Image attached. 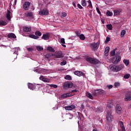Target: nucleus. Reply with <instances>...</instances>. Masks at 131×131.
Returning a JSON list of instances; mask_svg holds the SVG:
<instances>
[{"instance_id":"1","label":"nucleus","mask_w":131,"mask_h":131,"mask_svg":"<svg viewBox=\"0 0 131 131\" xmlns=\"http://www.w3.org/2000/svg\"><path fill=\"white\" fill-rule=\"evenodd\" d=\"M124 68V64H121L118 66L115 65H113L112 66H111L110 69L114 71V72H118V71H120L122 69Z\"/></svg>"},{"instance_id":"2","label":"nucleus","mask_w":131,"mask_h":131,"mask_svg":"<svg viewBox=\"0 0 131 131\" xmlns=\"http://www.w3.org/2000/svg\"><path fill=\"white\" fill-rule=\"evenodd\" d=\"M85 60L89 63H90L92 65H96V64H99V60L95 58H93L89 56H86L85 57Z\"/></svg>"},{"instance_id":"3","label":"nucleus","mask_w":131,"mask_h":131,"mask_svg":"<svg viewBox=\"0 0 131 131\" xmlns=\"http://www.w3.org/2000/svg\"><path fill=\"white\" fill-rule=\"evenodd\" d=\"M106 119L108 122H112L113 121V116L111 113V110H110L106 114Z\"/></svg>"},{"instance_id":"4","label":"nucleus","mask_w":131,"mask_h":131,"mask_svg":"<svg viewBox=\"0 0 131 131\" xmlns=\"http://www.w3.org/2000/svg\"><path fill=\"white\" fill-rule=\"evenodd\" d=\"M25 17L28 18V21H30V20H32L33 19V12L31 11H27L26 13H25Z\"/></svg>"},{"instance_id":"5","label":"nucleus","mask_w":131,"mask_h":131,"mask_svg":"<svg viewBox=\"0 0 131 131\" xmlns=\"http://www.w3.org/2000/svg\"><path fill=\"white\" fill-rule=\"evenodd\" d=\"M112 61L113 64H117L118 62L121 61V56H120V55H116L115 57L112 58Z\"/></svg>"},{"instance_id":"6","label":"nucleus","mask_w":131,"mask_h":131,"mask_svg":"<svg viewBox=\"0 0 131 131\" xmlns=\"http://www.w3.org/2000/svg\"><path fill=\"white\" fill-rule=\"evenodd\" d=\"M102 94H105V91L101 89L96 90L93 93L94 96H98V95H101Z\"/></svg>"},{"instance_id":"7","label":"nucleus","mask_w":131,"mask_h":131,"mask_svg":"<svg viewBox=\"0 0 131 131\" xmlns=\"http://www.w3.org/2000/svg\"><path fill=\"white\" fill-rule=\"evenodd\" d=\"M39 15L40 16H47V15H49V11L46 9H43L39 12Z\"/></svg>"},{"instance_id":"8","label":"nucleus","mask_w":131,"mask_h":131,"mask_svg":"<svg viewBox=\"0 0 131 131\" xmlns=\"http://www.w3.org/2000/svg\"><path fill=\"white\" fill-rule=\"evenodd\" d=\"M116 110L117 114H121V112H122V108L119 104H117L116 105Z\"/></svg>"},{"instance_id":"9","label":"nucleus","mask_w":131,"mask_h":131,"mask_svg":"<svg viewBox=\"0 0 131 131\" xmlns=\"http://www.w3.org/2000/svg\"><path fill=\"white\" fill-rule=\"evenodd\" d=\"M23 7L25 11H28L29 10V7H30V2H25L23 5Z\"/></svg>"},{"instance_id":"10","label":"nucleus","mask_w":131,"mask_h":131,"mask_svg":"<svg viewBox=\"0 0 131 131\" xmlns=\"http://www.w3.org/2000/svg\"><path fill=\"white\" fill-rule=\"evenodd\" d=\"M100 46V41H98L97 43H93L91 44V47L93 48L94 50H97Z\"/></svg>"},{"instance_id":"11","label":"nucleus","mask_w":131,"mask_h":131,"mask_svg":"<svg viewBox=\"0 0 131 131\" xmlns=\"http://www.w3.org/2000/svg\"><path fill=\"white\" fill-rule=\"evenodd\" d=\"M55 58H63V53L61 51H59L55 53L54 55Z\"/></svg>"},{"instance_id":"12","label":"nucleus","mask_w":131,"mask_h":131,"mask_svg":"<svg viewBox=\"0 0 131 131\" xmlns=\"http://www.w3.org/2000/svg\"><path fill=\"white\" fill-rule=\"evenodd\" d=\"M73 95L70 94V93H66L61 95L62 99H65L66 98H69V97H72Z\"/></svg>"},{"instance_id":"13","label":"nucleus","mask_w":131,"mask_h":131,"mask_svg":"<svg viewBox=\"0 0 131 131\" xmlns=\"http://www.w3.org/2000/svg\"><path fill=\"white\" fill-rule=\"evenodd\" d=\"M28 88L30 89V90H31L32 91H34V90H35V88L36 87L35 84H32L31 83H28Z\"/></svg>"},{"instance_id":"14","label":"nucleus","mask_w":131,"mask_h":131,"mask_svg":"<svg viewBox=\"0 0 131 131\" xmlns=\"http://www.w3.org/2000/svg\"><path fill=\"white\" fill-rule=\"evenodd\" d=\"M50 38V34L49 33L43 34L41 37L42 39L44 40H48Z\"/></svg>"},{"instance_id":"15","label":"nucleus","mask_w":131,"mask_h":131,"mask_svg":"<svg viewBox=\"0 0 131 131\" xmlns=\"http://www.w3.org/2000/svg\"><path fill=\"white\" fill-rule=\"evenodd\" d=\"M125 101L126 102H128L131 100V94L130 93H127L125 98H124Z\"/></svg>"},{"instance_id":"16","label":"nucleus","mask_w":131,"mask_h":131,"mask_svg":"<svg viewBox=\"0 0 131 131\" xmlns=\"http://www.w3.org/2000/svg\"><path fill=\"white\" fill-rule=\"evenodd\" d=\"M74 75H77V76H82L83 75H84V74H83V73H82V72L81 71H76L74 72Z\"/></svg>"},{"instance_id":"17","label":"nucleus","mask_w":131,"mask_h":131,"mask_svg":"<svg viewBox=\"0 0 131 131\" xmlns=\"http://www.w3.org/2000/svg\"><path fill=\"white\" fill-rule=\"evenodd\" d=\"M23 31L25 32H30L31 31V27L25 26L23 27Z\"/></svg>"},{"instance_id":"18","label":"nucleus","mask_w":131,"mask_h":131,"mask_svg":"<svg viewBox=\"0 0 131 131\" xmlns=\"http://www.w3.org/2000/svg\"><path fill=\"white\" fill-rule=\"evenodd\" d=\"M75 108V105H71L70 106H66L65 107V110H68V111L73 110Z\"/></svg>"},{"instance_id":"19","label":"nucleus","mask_w":131,"mask_h":131,"mask_svg":"<svg viewBox=\"0 0 131 131\" xmlns=\"http://www.w3.org/2000/svg\"><path fill=\"white\" fill-rule=\"evenodd\" d=\"M119 124L121 129V130L119 129L118 131H125V128L124 127V124H123V122L120 121Z\"/></svg>"},{"instance_id":"20","label":"nucleus","mask_w":131,"mask_h":131,"mask_svg":"<svg viewBox=\"0 0 131 131\" xmlns=\"http://www.w3.org/2000/svg\"><path fill=\"white\" fill-rule=\"evenodd\" d=\"M64 88H68L69 89H71V88H72L73 84L72 83H64L63 84Z\"/></svg>"},{"instance_id":"21","label":"nucleus","mask_w":131,"mask_h":131,"mask_svg":"<svg viewBox=\"0 0 131 131\" xmlns=\"http://www.w3.org/2000/svg\"><path fill=\"white\" fill-rule=\"evenodd\" d=\"M7 36L8 38H16V37H17V36H16V35H15V34L13 33L8 34Z\"/></svg>"},{"instance_id":"22","label":"nucleus","mask_w":131,"mask_h":131,"mask_svg":"<svg viewBox=\"0 0 131 131\" xmlns=\"http://www.w3.org/2000/svg\"><path fill=\"white\" fill-rule=\"evenodd\" d=\"M121 12V10H117L116 9L114 11V16H118V15L120 14V13Z\"/></svg>"},{"instance_id":"23","label":"nucleus","mask_w":131,"mask_h":131,"mask_svg":"<svg viewBox=\"0 0 131 131\" xmlns=\"http://www.w3.org/2000/svg\"><path fill=\"white\" fill-rule=\"evenodd\" d=\"M6 18L7 20H11V11H10V10H7Z\"/></svg>"},{"instance_id":"24","label":"nucleus","mask_w":131,"mask_h":131,"mask_svg":"<svg viewBox=\"0 0 131 131\" xmlns=\"http://www.w3.org/2000/svg\"><path fill=\"white\" fill-rule=\"evenodd\" d=\"M86 96L88 97V98H89V99H91V100H93L94 99V97H93V95L91 94V93L86 92Z\"/></svg>"},{"instance_id":"25","label":"nucleus","mask_w":131,"mask_h":131,"mask_svg":"<svg viewBox=\"0 0 131 131\" xmlns=\"http://www.w3.org/2000/svg\"><path fill=\"white\" fill-rule=\"evenodd\" d=\"M29 37H30L31 38H33L34 39H38V38H39V37L33 34H30Z\"/></svg>"},{"instance_id":"26","label":"nucleus","mask_w":131,"mask_h":131,"mask_svg":"<svg viewBox=\"0 0 131 131\" xmlns=\"http://www.w3.org/2000/svg\"><path fill=\"white\" fill-rule=\"evenodd\" d=\"M47 51H49V52H51V53H54V52H55V49L52 48V47H48L47 48Z\"/></svg>"},{"instance_id":"27","label":"nucleus","mask_w":131,"mask_h":131,"mask_svg":"<svg viewBox=\"0 0 131 131\" xmlns=\"http://www.w3.org/2000/svg\"><path fill=\"white\" fill-rule=\"evenodd\" d=\"M35 35H36V36H41V32L39 31H37L35 32Z\"/></svg>"},{"instance_id":"28","label":"nucleus","mask_w":131,"mask_h":131,"mask_svg":"<svg viewBox=\"0 0 131 131\" xmlns=\"http://www.w3.org/2000/svg\"><path fill=\"white\" fill-rule=\"evenodd\" d=\"M81 3L82 7H86V1L85 0H81Z\"/></svg>"},{"instance_id":"29","label":"nucleus","mask_w":131,"mask_h":131,"mask_svg":"<svg viewBox=\"0 0 131 131\" xmlns=\"http://www.w3.org/2000/svg\"><path fill=\"white\" fill-rule=\"evenodd\" d=\"M6 25H7V22H6L4 20L0 21V26H6Z\"/></svg>"},{"instance_id":"30","label":"nucleus","mask_w":131,"mask_h":131,"mask_svg":"<svg viewBox=\"0 0 131 131\" xmlns=\"http://www.w3.org/2000/svg\"><path fill=\"white\" fill-rule=\"evenodd\" d=\"M106 28H107V29H108L109 30H112L113 28V26H112V25L111 24H108L106 25Z\"/></svg>"},{"instance_id":"31","label":"nucleus","mask_w":131,"mask_h":131,"mask_svg":"<svg viewBox=\"0 0 131 131\" xmlns=\"http://www.w3.org/2000/svg\"><path fill=\"white\" fill-rule=\"evenodd\" d=\"M87 3H88L89 5H88V7L90 8L91 9H93V5H92V2L91 1V0L88 1Z\"/></svg>"},{"instance_id":"32","label":"nucleus","mask_w":131,"mask_h":131,"mask_svg":"<svg viewBox=\"0 0 131 131\" xmlns=\"http://www.w3.org/2000/svg\"><path fill=\"white\" fill-rule=\"evenodd\" d=\"M110 51V48L109 47L105 48V56H107L108 53H109Z\"/></svg>"},{"instance_id":"33","label":"nucleus","mask_w":131,"mask_h":131,"mask_svg":"<svg viewBox=\"0 0 131 131\" xmlns=\"http://www.w3.org/2000/svg\"><path fill=\"white\" fill-rule=\"evenodd\" d=\"M79 37L81 40H84V39H85V36H84V35L83 34H81Z\"/></svg>"},{"instance_id":"34","label":"nucleus","mask_w":131,"mask_h":131,"mask_svg":"<svg viewBox=\"0 0 131 131\" xmlns=\"http://www.w3.org/2000/svg\"><path fill=\"white\" fill-rule=\"evenodd\" d=\"M123 62L124 63L125 65H126V66H128V65L129 64V60L127 59H124Z\"/></svg>"},{"instance_id":"35","label":"nucleus","mask_w":131,"mask_h":131,"mask_svg":"<svg viewBox=\"0 0 131 131\" xmlns=\"http://www.w3.org/2000/svg\"><path fill=\"white\" fill-rule=\"evenodd\" d=\"M64 79H67V80H72V78L71 77L70 75H66L64 77Z\"/></svg>"},{"instance_id":"36","label":"nucleus","mask_w":131,"mask_h":131,"mask_svg":"<svg viewBox=\"0 0 131 131\" xmlns=\"http://www.w3.org/2000/svg\"><path fill=\"white\" fill-rule=\"evenodd\" d=\"M36 48L39 52H41V51L43 50V48L40 46H37Z\"/></svg>"},{"instance_id":"37","label":"nucleus","mask_w":131,"mask_h":131,"mask_svg":"<svg viewBox=\"0 0 131 131\" xmlns=\"http://www.w3.org/2000/svg\"><path fill=\"white\" fill-rule=\"evenodd\" d=\"M125 33H126V31L125 30H123L121 32V37H123Z\"/></svg>"},{"instance_id":"38","label":"nucleus","mask_w":131,"mask_h":131,"mask_svg":"<svg viewBox=\"0 0 131 131\" xmlns=\"http://www.w3.org/2000/svg\"><path fill=\"white\" fill-rule=\"evenodd\" d=\"M129 77H130V75L129 74H126L124 75V78H125V79H128Z\"/></svg>"},{"instance_id":"39","label":"nucleus","mask_w":131,"mask_h":131,"mask_svg":"<svg viewBox=\"0 0 131 131\" xmlns=\"http://www.w3.org/2000/svg\"><path fill=\"white\" fill-rule=\"evenodd\" d=\"M113 13L111 12V11H107L106 12V16H113Z\"/></svg>"},{"instance_id":"40","label":"nucleus","mask_w":131,"mask_h":131,"mask_svg":"<svg viewBox=\"0 0 131 131\" xmlns=\"http://www.w3.org/2000/svg\"><path fill=\"white\" fill-rule=\"evenodd\" d=\"M66 16H67V13H66V12L61 13V18H65Z\"/></svg>"},{"instance_id":"41","label":"nucleus","mask_w":131,"mask_h":131,"mask_svg":"<svg viewBox=\"0 0 131 131\" xmlns=\"http://www.w3.org/2000/svg\"><path fill=\"white\" fill-rule=\"evenodd\" d=\"M67 64V61L66 60H63L62 62H60L61 66H64Z\"/></svg>"},{"instance_id":"42","label":"nucleus","mask_w":131,"mask_h":131,"mask_svg":"<svg viewBox=\"0 0 131 131\" xmlns=\"http://www.w3.org/2000/svg\"><path fill=\"white\" fill-rule=\"evenodd\" d=\"M13 54H15V55H17L18 54V49L17 48H14L13 49Z\"/></svg>"},{"instance_id":"43","label":"nucleus","mask_w":131,"mask_h":131,"mask_svg":"<svg viewBox=\"0 0 131 131\" xmlns=\"http://www.w3.org/2000/svg\"><path fill=\"white\" fill-rule=\"evenodd\" d=\"M50 88H54V89H57L58 88V85L56 84H50Z\"/></svg>"},{"instance_id":"44","label":"nucleus","mask_w":131,"mask_h":131,"mask_svg":"<svg viewBox=\"0 0 131 131\" xmlns=\"http://www.w3.org/2000/svg\"><path fill=\"white\" fill-rule=\"evenodd\" d=\"M111 56H115V50H114L111 52Z\"/></svg>"},{"instance_id":"45","label":"nucleus","mask_w":131,"mask_h":131,"mask_svg":"<svg viewBox=\"0 0 131 131\" xmlns=\"http://www.w3.org/2000/svg\"><path fill=\"white\" fill-rule=\"evenodd\" d=\"M120 85V83H119V82H115L114 83V86L116 88H118V86H119Z\"/></svg>"},{"instance_id":"46","label":"nucleus","mask_w":131,"mask_h":131,"mask_svg":"<svg viewBox=\"0 0 131 131\" xmlns=\"http://www.w3.org/2000/svg\"><path fill=\"white\" fill-rule=\"evenodd\" d=\"M75 33H76L77 36H78V37H79V36L80 35V33L79 32V31H76L75 32Z\"/></svg>"},{"instance_id":"47","label":"nucleus","mask_w":131,"mask_h":131,"mask_svg":"<svg viewBox=\"0 0 131 131\" xmlns=\"http://www.w3.org/2000/svg\"><path fill=\"white\" fill-rule=\"evenodd\" d=\"M110 41V37H106V40L105 41V42H109Z\"/></svg>"},{"instance_id":"48","label":"nucleus","mask_w":131,"mask_h":131,"mask_svg":"<svg viewBox=\"0 0 131 131\" xmlns=\"http://www.w3.org/2000/svg\"><path fill=\"white\" fill-rule=\"evenodd\" d=\"M77 7H78V8L79 9H80V10L83 9V7H82V6H81V5L80 4H78L77 5Z\"/></svg>"},{"instance_id":"49","label":"nucleus","mask_w":131,"mask_h":131,"mask_svg":"<svg viewBox=\"0 0 131 131\" xmlns=\"http://www.w3.org/2000/svg\"><path fill=\"white\" fill-rule=\"evenodd\" d=\"M96 11L99 15H101V11H100V9H99V8L97 7L96 8Z\"/></svg>"},{"instance_id":"50","label":"nucleus","mask_w":131,"mask_h":131,"mask_svg":"<svg viewBox=\"0 0 131 131\" xmlns=\"http://www.w3.org/2000/svg\"><path fill=\"white\" fill-rule=\"evenodd\" d=\"M60 42H61V43H63V44L65 43V39H64L63 38H61L60 39Z\"/></svg>"},{"instance_id":"51","label":"nucleus","mask_w":131,"mask_h":131,"mask_svg":"<svg viewBox=\"0 0 131 131\" xmlns=\"http://www.w3.org/2000/svg\"><path fill=\"white\" fill-rule=\"evenodd\" d=\"M44 82H49V79L46 78H44V79H43V81Z\"/></svg>"},{"instance_id":"52","label":"nucleus","mask_w":131,"mask_h":131,"mask_svg":"<svg viewBox=\"0 0 131 131\" xmlns=\"http://www.w3.org/2000/svg\"><path fill=\"white\" fill-rule=\"evenodd\" d=\"M44 82H49V79L46 78H44V79H43V81Z\"/></svg>"},{"instance_id":"53","label":"nucleus","mask_w":131,"mask_h":131,"mask_svg":"<svg viewBox=\"0 0 131 131\" xmlns=\"http://www.w3.org/2000/svg\"><path fill=\"white\" fill-rule=\"evenodd\" d=\"M45 79V77H43V76H40L39 77V80H42V81L43 80Z\"/></svg>"},{"instance_id":"54","label":"nucleus","mask_w":131,"mask_h":131,"mask_svg":"<svg viewBox=\"0 0 131 131\" xmlns=\"http://www.w3.org/2000/svg\"><path fill=\"white\" fill-rule=\"evenodd\" d=\"M112 106V104L111 103H108V104H107V108H111Z\"/></svg>"},{"instance_id":"55","label":"nucleus","mask_w":131,"mask_h":131,"mask_svg":"<svg viewBox=\"0 0 131 131\" xmlns=\"http://www.w3.org/2000/svg\"><path fill=\"white\" fill-rule=\"evenodd\" d=\"M27 50L29 51V52H31V51H33V49L31 48H29L27 49Z\"/></svg>"},{"instance_id":"56","label":"nucleus","mask_w":131,"mask_h":131,"mask_svg":"<svg viewBox=\"0 0 131 131\" xmlns=\"http://www.w3.org/2000/svg\"><path fill=\"white\" fill-rule=\"evenodd\" d=\"M77 92H78V91H77V90L72 91V93H77Z\"/></svg>"},{"instance_id":"57","label":"nucleus","mask_w":131,"mask_h":131,"mask_svg":"<svg viewBox=\"0 0 131 131\" xmlns=\"http://www.w3.org/2000/svg\"><path fill=\"white\" fill-rule=\"evenodd\" d=\"M112 88H113V85H109L108 86V89H112Z\"/></svg>"},{"instance_id":"58","label":"nucleus","mask_w":131,"mask_h":131,"mask_svg":"<svg viewBox=\"0 0 131 131\" xmlns=\"http://www.w3.org/2000/svg\"><path fill=\"white\" fill-rule=\"evenodd\" d=\"M69 116H71V118H69L70 119H71V118H72L73 116L72 115H71V114H69Z\"/></svg>"},{"instance_id":"59","label":"nucleus","mask_w":131,"mask_h":131,"mask_svg":"<svg viewBox=\"0 0 131 131\" xmlns=\"http://www.w3.org/2000/svg\"><path fill=\"white\" fill-rule=\"evenodd\" d=\"M62 47H63V48H66V45H62Z\"/></svg>"},{"instance_id":"60","label":"nucleus","mask_w":131,"mask_h":131,"mask_svg":"<svg viewBox=\"0 0 131 131\" xmlns=\"http://www.w3.org/2000/svg\"><path fill=\"white\" fill-rule=\"evenodd\" d=\"M73 6L75 7V8L76 7V5L75 3L73 4Z\"/></svg>"},{"instance_id":"61","label":"nucleus","mask_w":131,"mask_h":131,"mask_svg":"<svg viewBox=\"0 0 131 131\" xmlns=\"http://www.w3.org/2000/svg\"><path fill=\"white\" fill-rule=\"evenodd\" d=\"M101 22H102V24H104L105 23V22L103 20H101Z\"/></svg>"},{"instance_id":"62","label":"nucleus","mask_w":131,"mask_h":131,"mask_svg":"<svg viewBox=\"0 0 131 131\" xmlns=\"http://www.w3.org/2000/svg\"><path fill=\"white\" fill-rule=\"evenodd\" d=\"M81 108H84V106H83V105H81Z\"/></svg>"},{"instance_id":"63","label":"nucleus","mask_w":131,"mask_h":131,"mask_svg":"<svg viewBox=\"0 0 131 131\" xmlns=\"http://www.w3.org/2000/svg\"><path fill=\"white\" fill-rule=\"evenodd\" d=\"M46 58H47V59H49V57H48V55H46Z\"/></svg>"},{"instance_id":"64","label":"nucleus","mask_w":131,"mask_h":131,"mask_svg":"<svg viewBox=\"0 0 131 131\" xmlns=\"http://www.w3.org/2000/svg\"><path fill=\"white\" fill-rule=\"evenodd\" d=\"M129 51H130V52H131V47L129 48Z\"/></svg>"}]
</instances>
